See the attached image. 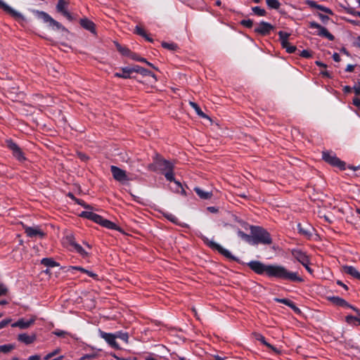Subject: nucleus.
Returning a JSON list of instances; mask_svg holds the SVG:
<instances>
[{
	"label": "nucleus",
	"mask_w": 360,
	"mask_h": 360,
	"mask_svg": "<svg viewBox=\"0 0 360 360\" xmlns=\"http://www.w3.org/2000/svg\"><path fill=\"white\" fill-rule=\"evenodd\" d=\"M132 60L142 63L146 62V59L139 56L137 53H133L131 58Z\"/></svg>",
	"instance_id": "obj_51"
},
{
	"label": "nucleus",
	"mask_w": 360,
	"mask_h": 360,
	"mask_svg": "<svg viewBox=\"0 0 360 360\" xmlns=\"http://www.w3.org/2000/svg\"><path fill=\"white\" fill-rule=\"evenodd\" d=\"M255 337L257 340L259 341L261 343H262L264 345H265L267 348L271 349L276 354L280 353V351L276 347H275L274 346H273L272 345H271L266 342V338L262 334L255 333Z\"/></svg>",
	"instance_id": "obj_26"
},
{
	"label": "nucleus",
	"mask_w": 360,
	"mask_h": 360,
	"mask_svg": "<svg viewBox=\"0 0 360 360\" xmlns=\"http://www.w3.org/2000/svg\"><path fill=\"white\" fill-rule=\"evenodd\" d=\"M78 156L79 159L82 160V161H86L89 159L88 156L82 153H79L78 154Z\"/></svg>",
	"instance_id": "obj_64"
},
{
	"label": "nucleus",
	"mask_w": 360,
	"mask_h": 360,
	"mask_svg": "<svg viewBox=\"0 0 360 360\" xmlns=\"http://www.w3.org/2000/svg\"><path fill=\"white\" fill-rule=\"evenodd\" d=\"M15 348V345L12 344L0 345V353L7 354L11 352Z\"/></svg>",
	"instance_id": "obj_42"
},
{
	"label": "nucleus",
	"mask_w": 360,
	"mask_h": 360,
	"mask_svg": "<svg viewBox=\"0 0 360 360\" xmlns=\"http://www.w3.org/2000/svg\"><path fill=\"white\" fill-rule=\"evenodd\" d=\"M60 349H56L53 352L46 354V360H63L64 356L63 355L58 356L56 358L52 359L54 356L58 354Z\"/></svg>",
	"instance_id": "obj_40"
},
{
	"label": "nucleus",
	"mask_w": 360,
	"mask_h": 360,
	"mask_svg": "<svg viewBox=\"0 0 360 360\" xmlns=\"http://www.w3.org/2000/svg\"><path fill=\"white\" fill-rule=\"evenodd\" d=\"M49 112L53 117H57L60 115L61 110L58 108H55L53 106H50L49 108L46 107V112ZM48 115L46 114V116Z\"/></svg>",
	"instance_id": "obj_41"
},
{
	"label": "nucleus",
	"mask_w": 360,
	"mask_h": 360,
	"mask_svg": "<svg viewBox=\"0 0 360 360\" xmlns=\"http://www.w3.org/2000/svg\"><path fill=\"white\" fill-rule=\"evenodd\" d=\"M162 46L166 49L170 51H176L178 49V46L175 43H167L165 41L162 42Z\"/></svg>",
	"instance_id": "obj_46"
},
{
	"label": "nucleus",
	"mask_w": 360,
	"mask_h": 360,
	"mask_svg": "<svg viewBox=\"0 0 360 360\" xmlns=\"http://www.w3.org/2000/svg\"><path fill=\"white\" fill-rule=\"evenodd\" d=\"M115 46L117 50L124 56H127L129 58H131L132 52L131 50H129L127 46H122L119 43H115Z\"/></svg>",
	"instance_id": "obj_32"
},
{
	"label": "nucleus",
	"mask_w": 360,
	"mask_h": 360,
	"mask_svg": "<svg viewBox=\"0 0 360 360\" xmlns=\"http://www.w3.org/2000/svg\"><path fill=\"white\" fill-rule=\"evenodd\" d=\"M100 225H101L102 226L107 228L108 229L116 230L120 232H122V229L120 227L117 226L114 222H112L108 219H104L103 217L101 220Z\"/></svg>",
	"instance_id": "obj_27"
},
{
	"label": "nucleus",
	"mask_w": 360,
	"mask_h": 360,
	"mask_svg": "<svg viewBox=\"0 0 360 360\" xmlns=\"http://www.w3.org/2000/svg\"><path fill=\"white\" fill-rule=\"evenodd\" d=\"M171 182H174V186L172 187V189L173 190V191L178 193H181L182 195H186V191H185L184 188H183V186L180 181L176 180V179L174 178V180H172Z\"/></svg>",
	"instance_id": "obj_34"
},
{
	"label": "nucleus",
	"mask_w": 360,
	"mask_h": 360,
	"mask_svg": "<svg viewBox=\"0 0 360 360\" xmlns=\"http://www.w3.org/2000/svg\"><path fill=\"white\" fill-rule=\"evenodd\" d=\"M32 12L36 15L37 18L45 20V13L44 12L39 11H36V10H33Z\"/></svg>",
	"instance_id": "obj_54"
},
{
	"label": "nucleus",
	"mask_w": 360,
	"mask_h": 360,
	"mask_svg": "<svg viewBox=\"0 0 360 360\" xmlns=\"http://www.w3.org/2000/svg\"><path fill=\"white\" fill-rule=\"evenodd\" d=\"M98 335L112 348H114L116 349H120L119 345L116 342V336H115V333H106L101 329H98Z\"/></svg>",
	"instance_id": "obj_11"
},
{
	"label": "nucleus",
	"mask_w": 360,
	"mask_h": 360,
	"mask_svg": "<svg viewBox=\"0 0 360 360\" xmlns=\"http://www.w3.org/2000/svg\"><path fill=\"white\" fill-rule=\"evenodd\" d=\"M110 172L115 180L120 183H125L128 181L129 176L127 174L126 171L120 169V167L112 165L110 167Z\"/></svg>",
	"instance_id": "obj_10"
},
{
	"label": "nucleus",
	"mask_w": 360,
	"mask_h": 360,
	"mask_svg": "<svg viewBox=\"0 0 360 360\" xmlns=\"http://www.w3.org/2000/svg\"><path fill=\"white\" fill-rule=\"evenodd\" d=\"M66 3L64 0H58V2L56 6V9L58 13L64 14V12H67L68 11L65 9Z\"/></svg>",
	"instance_id": "obj_43"
},
{
	"label": "nucleus",
	"mask_w": 360,
	"mask_h": 360,
	"mask_svg": "<svg viewBox=\"0 0 360 360\" xmlns=\"http://www.w3.org/2000/svg\"><path fill=\"white\" fill-rule=\"evenodd\" d=\"M8 148L12 150L13 155L20 161L25 160L23 154L20 148L13 142H8Z\"/></svg>",
	"instance_id": "obj_21"
},
{
	"label": "nucleus",
	"mask_w": 360,
	"mask_h": 360,
	"mask_svg": "<svg viewBox=\"0 0 360 360\" xmlns=\"http://www.w3.org/2000/svg\"><path fill=\"white\" fill-rule=\"evenodd\" d=\"M115 336H116V339L119 338L123 340L125 342H128L129 340V334L127 333H124L122 331H117L115 333Z\"/></svg>",
	"instance_id": "obj_45"
},
{
	"label": "nucleus",
	"mask_w": 360,
	"mask_h": 360,
	"mask_svg": "<svg viewBox=\"0 0 360 360\" xmlns=\"http://www.w3.org/2000/svg\"><path fill=\"white\" fill-rule=\"evenodd\" d=\"M352 103L356 107L359 108L360 107V98L358 97H354L352 101Z\"/></svg>",
	"instance_id": "obj_60"
},
{
	"label": "nucleus",
	"mask_w": 360,
	"mask_h": 360,
	"mask_svg": "<svg viewBox=\"0 0 360 360\" xmlns=\"http://www.w3.org/2000/svg\"><path fill=\"white\" fill-rule=\"evenodd\" d=\"M148 169L151 172H158L163 174L166 179L169 181L174 180V164L165 159L159 153H155L153 157V162L147 167Z\"/></svg>",
	"instance_id": "obj_2"
},
{
	"label": "nucleus",
	"mask_w": 360,
	"mask_h": 360,
	"mask_svg": "<svg viewBox=\"0 0 360 360\" xmlns=\"http://www.w3.org/2000/svg\"><path fill=\"white\" fill-rule=\"evenodd\" d=\"M134 33L144 37L146 39V40H147L149 42L153 41V39L151 37H150L148 35V34L146 32V31L139 25H136L135 27Z\"/></svg>",
	"instance_id": "obj_33"
},
{
	"label": "nucleus",
	"mask_w": 360,
	"mask_h": 360,
	"mask_svg": "<svg viewBox=\"0 0 360 360\" xmlns=\"http://www.w3.org/2000/svg\"><path fill=\"white\" fill-rule=\"evenodd\" d=\"M283 48L285 49L286 52H288V53H294L297 50L296 46L290 45L289 42H288L287 46Z\"/></svg>",
	"instance_id": "obj_49"
},
{
	"label": "nucleus",
	"mask_w": 360,
	"mask_h": 360,
	"mask_svg": "<svg viewBox=\"0 0 360 360\" xmlns=\"http://www.w3.org/2000/svg\"><path fill=\"white\" fill-rule=\"evenodd\" d=\"M11 321V319H4L0 321V329L6 327L10 322Z\"/></svg>",
	"instance_id": "obj_57"
},
{
	"label": "nucleus",
	"mask_w": 360,
	"mask_h": 360,
	"mask_svg": "<svg viewBox=\"0 0 360 360\" xmlns=\"http://www.w3.org/2000/svg\"><path fill=\"white\" fill-rule=\"evenodd\" d=\"M252 239L250 245H271L273 243V239L270 233L264 227L260 226H250Z\"/></svg>",
	"instance_id": "obj_3"
},
{
	"label": "nucleus",
	"mask_w": 360,
	"mask_h": 360,
	"mask_svg": "<svg viewBox=\"0 0 360 360\" xmlns=\"http://www.w3.org/2000/svg\"><path fill=\"white\" fill-rule=\"evenodd\" d=\"M35 340V334L28 335L27 333H21L18 335V340L25 345H30L33 343Z\"/></svg>",
	"instance_id": "obj_22"
},
{
	"label": "nucleus",
	"mask_w": 360,
	"mask_h": 360,
	"mask_svg": "<svg viewBox=\"0 0 360 360\" xmlns=\"http://www.w3.org/2000/svg\"><path fill=\"white\" fill-rule=\"evenodd\" d=\"M64 243L70 251H75L83 257L88 256V252L77 243L72 234L67 235L65 238Z\"/></svg>",
	"instance_id": "obj_5"
},
{
	"label": "nucleus",
	"mask_w": 360,
	"mask_h": 360,
	"mask_svg": "<svg viewBox=\"0 0 360 360\" xmlns=\"http://www.w3.org/2000/svg\"><path fill=\"white\" fill-rule=\"evenodd\" d=\"M55 267L58 268V270L61 269L58 262L51 257H46V274H51L50 269Z\"/></svg>",
	"instance_id": "obj_31"
},
{
	"label": "nucleus",
	"mask_w": 360,
	"mask_h": 360,
	"mask_svg": "<svg viewBox=\"0 0 360 360\" xmlns=\"http://www.w3.org/2000/svg\"><path fill=\"white\" fill-rule=\"evenodd\" d=\"M266 4L270 9L278 10L281 6V3L278 0H266Z\"/></svg>",
	"instance_id": "obj_39"
},
{
	"label": "nucleus",
	"mask_w": 360,
	"mask_h": 360,
	"mask_svg": "<svg viewBox=\"0 0 360 360\" xmlns=\"http://www.w3.org/2000/svg\"><path fill=\"white\" fill-rule=\"evenodd\" d=\"M189 104L195 110L196 114L199 117L202 118H209L208 116L202 112L200 106L196 103L190 101Z\"/></svg>",
	"instance_id": "obj_36"
},
{
	"label": "nucleus",
	"mask_w": 360,
	"mask_h": 360,
	"mask_svg": "<svg viewBox=\"0 0 360 360\" xmlns=\"http://www.w3.org/2000/svg\"><path fill=\"white\" fill-rule=\"evenodd\" d=\"M252 11L257 16H265L266 15V11L259 6L252 7Z\"/></svg>",
	"instance_id": "obj_44"
},
{
	"label": "nucleus",
	"mask_w": 360,
	"mask_h": 360,
	"mask_svg": "<svg viewBox=\"0 0 360 360\" xmlns=\"http://www.w3.org/2000/svg\"><path fill=\"white\" fill-rule=\"evenodd\" d=\"M354 91L357 96H360V82H358V86L353 87Z\"/></svg>",
	"instance_id": "obj_59"
},
{
	"label": "nucleus",
	"mask_w": 360,
	"mask_h": 360,
	"mask_svg": "<svg viewBox=\"0 0 360 360\" xmlns=\"http://www.w3.org/2000/svg\"><path fill=\"white\" fill-rule=\"evenodd\" d=\"M131 72H136L139 73L143 76H150L155 79V75L154 73H153L151 71L141 67L139 65H134V67L131 68Z\"/></svg>",
	"instance_id": "obj_24"
},
{
	"label": "nucleus",
	"mask_w": 360,
	"mask_h": 360,
	"mask_svg": "<svg viewBox=\"0 0 360 360\" xmlns=\"http://www.w3.org/2000/svg\"><path fill=\"white\" fill-rule=\"evenodd\" d=\"M163 216L165 218H166L167 220L172 222L173 224L183 226L180 224L179 219L173 214L169 213V212H165L163 214Z\"/></svg>",
	"instance_id": "obj_37"
},
{
	"label": "nucleus",
	"mask_w": 360,
	"mask_h": 360,
	"mask_svg": "<svg viewBox=\"0 0 360 360\" xmlns=\"http://www.w3.org/2000/svg\"><path fill=\"white\" fill-rule=\"evenodd\" d=\"M246 264L258 275H265L271 278L290 283L304 282V278L297 271H290L281 264H266L257 260H252Z\"/></svg>",
	"instance_id": "obj_1"
},
{
	"label": "nucleus",
	"mask_w": 360,
	"mask_h": 360,
	"mask_svg": "<svg viewBox=\"0 0 360 360\" xmlns=\"http://www.w3.org/2000/svg\"><path fill=\"white\" fill-rule=\"evenodd\" d=\"M79 216L82 218H86L89 220L93 221L94 222L100 224L103 217L99 214H97L91 211H83L81 212Z\"/></svg>",
	"instance_id": "obj_17"
},
{
	"label": "nucleus",
	"mask_w": 360,
	"mask_h": 360,
	"mask_svg": "<svg viewBox=\"0 0 360 360\" xmlns=\"http://www.w3.org/2000/svg\"><path fill=\"white\" fill-rule=\"evenodd\" d=\"M34 322V319H30L29 320H25L24 319H19L18 321L15 322L11 325L12 327H18L21 329H25L29 328L33 323Z\"/></svg>",
	"instance_id": "obj_23"
},
{
	"label": "nucleus",
	"mask_w": 360,
	"mask_h": 360,
	"mask_svg": "<svg viewBox=\"0 0 360 360\" xmlns=\"http://www.w3.org/2000/svg\"><path fill=\"white\" fill-rule=\"evenodd\" d=\"M297 229L298 233L307 240L311 239L315 231L314 228L308 224H302L301 223H298L297 224Z\"/></svg>",
	"instance_id": "obj_9"
},
{
	"label": "nucleus",
	"mask_w": 360,
	"mask_h": 360,
	"mask_svg": "<svg viewBox=\"0 0 360 360\" xmlns=\"http://www.w3.org/2000/svg\"><path fill=\"white\" fill-rule=\"evenodd\" d=\"M357 313V316L348 315L345 317L346 322L351 326H360V310Z\"/></svg>",
	"instance_id": "obj_28"
},
{
	"label": "nucleus",
	"mask_w": 360,
	"mask_h": 360,
	"mask_svg": "<svg viewBox=\"0 0 360 360\" xmlns=\"http://www.w3.org/2000/svg\"><path fill=\"white\" fill-rule=\"evenodd\" d=\"M96 356V354H84L80 358V360H86V359H94Z\"/></svg>",
	"instance_id": "obj_56"
},
{
	"label": "nucleus",
	"mask_w": 360,
	"mask_h": 360,
	"mask_svg": "<svg viewBox=\"0 0 360 360\" xmlns=\"http://www.w3.org/2000/svg\"><path fill=\"white\" fill-rule=\"evenodd\" d=\"M194 191L202 200H208L212 197V192L205 191L200 187H195Z\"/></svg>",
	"instance_id": "obj_29"
},
{
	"label": "nucleus",
	"mask_w": 360,
	"mask_h": 360,
	"mask_svg": "<svg viewBox=\"0 0 360 360\" xmlns=\"http://www.w3.org/2000/svg\"><path fill=\"white\" fill-rule=\"evenodd\" d=\"M46 23L53 31L58 32L61 37H66L69 31L59 22L54 20L51 15L46 13Z\"/></svg>",
	"instance_id": "obj_7"
},
{
	"label": "nucleus",
	"mask_w": 360,
	"mask_h": 360,
	"mask_svg": "<svg viewBox=\"0 0 360 360\" xmlns=\"http://www.w3.org/2000/svg\"><path fill=\"white\" fill-rule=\"evenodd\" d=\"M316 15L320 18L321 22L324 24H327L330 20V18L328 15H323L321 13H317Z\"/></svg>",
	"instance_id": "obj_50"
},
{
	"label": "nucleus",
	"mask_w": 360,
	"mask_h": 360,
	"mask_svg": "<svg viewBox=\"0 0 360 360\" xmlns=\"http://www.w3.org/2000/svg\"><path fill=\"white\" fill-rule=\"evenodd\" d=\"M65 16L69 21H75L76 20V18L74 17L71 13H70L68 11L64 12V14L63 15Z\"/></svg>",
	"instance_id": "obj_55"
},
{
	"label": "nucleus",
	"mask_w": 360,
	"mask_h": 360,
	"mask_svg": "<svg viewBox=\"0 0 360 360\" xmlns=\"http://www.w3.org/2000/svg\"><path fill=\"white\" fill-rule=\"evenodd\" d=\"M25 231L26 234L31 238L39 237L42 238L44 237V233L37 226H25Z\"/></svg>",
	"instance_id": "obj_19"
},
{
	"label": "nucleus",
	"mask_w": 360,
	"mask_h": 360,
	"mask_svg": "<svg viewBox=\"0 0 360 360\" xmlns=\"http://www.w3.org/2000/svg\"><path fill=\"white\" fill-rule=\"evenodd\" d=\"M201 238L203 240L204 243L206 244L211 249L217 250L221 255L232 261L236 262L239 264H243V262H241L239 258L233 256L228 250L224 248L219 244L209 240L206 236H202Z\"/></svg>",
	"instance_id": "obj_4"
},
{
	"label": "nucleus",
	"mask_w": 360,
	"mask_h": 360,
	"mask_svg": "<svg viewBox=\"0 0 360 360\" xmlns=\"http://www.w3.org/2000/svg\"><path fill=\"white\" fill-rule=\"evenodd\" d=\"M328 300L336 306L342 307L343 308H350L352 310H354V311L359 312L358 308L355 307L354 306L351 305L345 300H344L340 297H338V296L328 297Z\"/></svg>",
	"instance_id": "obj_13"
},
{
	"label": "nucleus",
	"mask_w": 360,
	"mask_h": 360,
	"mask_svg": "<svg viewBox=\"0 0 360 360\" xmlns=\"http://www.w3.org/2000/svg\"><path fill=\"white\" fill-rule=\"evenodd\" d=\"M322 158L327 163L339 168L340 170L346 169L345 162L342 161L332 152L323 151L322 153Z\"/></svg>",
	"instance_id": "obj_6"
},
{
	"label": "nucleus",
	"mask_w": 360,
	"mask_h": 360,
	"mask_svg": "<svg viewBox=\"0 0 360 360\" xmlns=\"http://www.w3.org/2000/svg\"><path fill=\"white\" fill-rule=\"evenodd\" d=\"M300 56L304 58H309L311 57V53L308 50H302L300 51Z\"/></svg>",
	"instance_id": "obj_53"
},
{
	"label": "nucleus",
	"mask_w": 360,
	"mask_h": 360,
	"mask_svg": "<svg viewBox=\"0 0 360 360\" xmlns=\"http://www.w3.org/2000/svg\"><path fill=\"white\" fill-rule=\"evenodd\" d=\"M122 73L120 72H115L114 74V76L115 77L118 78H123V79H129L131 78L130 75L132 73L131 70V68L129 67H124L121 68Z\"/></svg>",
	"instance_id": "obj_30"
},
{
	"label": "nucleus",
	"mask_w": 360,
	"mask_h": 360,
	"mask_svg": "<svg viewBox=\"0 0 360 360\" xmlns=\"http://www.w3.org/2000/svg\"><path fill=\"white\" fill-rule=\"evenodd\" d=\"M309 27L311 29H317L318 30L317 35H319L320 37H325L327 39H328L329 41L335 40V37L330 32H329L328 30L326 27L321 26V25H319L318 22H316L315 21L310 22L309 23Z\"/></svg>",
	"instance_id": "obj_8"
},
{
	"label": "nucleus",
	"mask_w": 360,
	"mask_h": 360,
	"mask_svg": "<svg viewBox=\"0 0 360 360\" xmlns=\"http://www.w3.org/2000/svg\"><path fill=\"white\" fill-rule=\"evenodd\" d=\"M278 35L279 37V40L281 41L282 47H285V46H287L290 34L283 31H279L278 32Z\"/></svg>",
	"instance_id": "obj_35"
},
{
	"label": "nucleus",
	"mask_w": 360,
	"mask_h": 360,
	"mask_svg": "<svg viewBox=\"0 0 360 360\" xmlns=\"http://www.w3.org/2000/svg\"><path fill=\"white\" fill-rule=\"evenodd\" d=\"M274 30V27L269 22L261 21L259 26L255 28V32L262 36L269 35L271 31Z\"/></svg>",
	"instance_id": "obj_12"
},
{
	"label": "nucleus",
	"mask_w": 360,
	"mask_h": 360,
	"mask_svg": "<svg viewBox=\"0 0 360 360\" xmlns=\"http://www.w3.org/2000/svg\"><path fill=\"white\" fill-rule=\"evenodd\" d=\"M343 271L360 281V272L353 266L345 265L342 267Z\"/></svg>",
	"instance_id": "obj_25"
},
{
	"label": "nucleus",
	"mask_w": 360,
	"mask_h": 360,
	"mask_svg": "<svg viewBox=\"0 0 360 360\" xmlns=\"http://www.w3.org/2000/svg\"><path fill=\"white\" fill-rule=\"evenodd\" d=\"M7 290L6 287L4 285L0 284V296L6 294Z\"/></svg>",
	"instance_id": "obj_58"
},
{
	"label": "nucleus",
	"mask_w": 360,
	"mask_h": 360,
	"mask_svg": "<svg viewBox=\"0 0 360 360\" xmlns=\"http://www.w3.org/2000/svg\"><path fill=\"white\" fill-rule=\"evenodd\" d=\"M80 25L85 30L89 31L91 33H96V25L93 21L89 20L86 18H82L79 20Z\"/></svg>",
	"instance_id": "obj_20"
},
{
	"label": "nucleus",
	"mask_w": 360,
	"mask_h": 360,
	"mask_svg": "<svg viewBox=\"0 0 360 360\" xmlns=\"http://www.w3.org/2000/svg\"><path fill=\"white\" fill-rule=\"evenodd\" d=\"M238 236L245 240L246 243H248L249 245L251 243V239H252V233H250V234H247L245 232H243L241 230H238L237 232Z\"/></svg>",
	"instance_id": "obj_38"
},
{
	"label": "nucleus",
	"mask_w": 360,
	"mask_h": 360,
	"mask_svg": "<svg viewBox=\"0 0 360 360\" xmlns=\"http://www.w3.org/2000/svg\"><path fill=\"white\" fill-rule=\"evenodd\" d=\"M292 256L301 264L304 263H310L309 258L306 252L302 251L300 249H293L291 251Z\"/></svg>",
	"instance_id": "obj_14"
},
{
	"label": "nucleus",
	"mask_w": 360,
	"mask_h": 360,
	"mask_svg": "<svg viewBox=\"0 0 360 360\" xmlns=\"http://www.w3.org/2000/svg\"><path fill=\"white\" fill-rule=\"evenodd\" d=\"M274 300L277 303H281L283 304L288 307H290L295 314H300L301 313V310L300 308H298L296 304L291 301L290 300H288L287 298H274Z\"/></svg>",
	"instance_id": "obj_15"
},
{
	"label": "nucleus",
	"mask_w": 360,
	"mask_h": 360,
	"mask_svg": "<svg viewBox=\"0 0 360 360\" xmlns=\"http://www.w3.org/2000/svg\"><path fill=\"white\" fill-rule=\"evenodd\" d=\"M69 271L72 272V274L75 273V271H79L81 272H83L85 274V271H86V269L81 267V266H70L69 267V269H68Z\"/></svg>",
	"instance_id": "obj_52"
},
{
	"label": "nucleus",
	"mask_w": 360,
	"mask_h": 360,
	"mask_svg": "<svg viewBox=\"0 0 360 360\" xmlns=\"http://www.w3.org/2000/svg\"><path fill=\"white\" fill-rule=\"evenodd\" d=\"M305 4L309 6L310 8H316L319 11H323L326 13H328L329 15H333V12L330 8L326 7L323 5L319 4H317V2L314 1L306 0Z\"/></svg>",
	"instance_id": "obj_18"
},
{
	"label": "nucleus",
	"mask_w": 360,
	"mask_h": 360,
	"mask_svg": "<svg viewBox=\"0 0 360 360\" xmlns=\"http://www.w3.org/2000/svg\"><path fill=\"white\" fill-rule=\"evenodd\" d=\"M352 89H353V88H352L349 86H345L342 89V91L345 94H350L352 92Z\"/></svg>",
	"instance_id": "obj_61"
},
{
	"label": "nucleus",
	"mask_w": 360,
	"mask_h": 360,
	"mask_svg": "<svg viewBox=\"0 0 360 360\" xmlns=\"http://www.w3.org/2000/svg\"><path fill=\"white\" fill-rule=\"evenodd\" d=\"M240 24L247 28H252V26H253V21L252 20H250V19H248V20H242L240 22Z\"/></svg>",
	"instance_id": "obj_47"
},
{
	"label": "nucleus",
	"mask_w": 360,
	"mask_h": 360,
	"mask_svg": "<svg viewBox=\"0 0 360 360\" xmlns=\"http://www.w3.org/2000/svg\"><path fill=\"white\" fill-rule=\"evenodd\" d=\"M207 210L211 213H217L219 211V209L214 206L207 207Z\"/></svg>",
	"instance_id": "obj_62"
},
{
	"label": "nucleus",
	"mask_w": 360,
	"mask_h": 360,
	"mask_svg": "<svg viewBox=\"0 0 360 360\" xmlns=\"http://www.w3.org/2000/svg\"><path fill=\"white\" fill-rule=\"evenodd\" d=\"M0 8L17 20L22 19L23 17L19 12L15 11L2 0H0Z\"/></svg>",
	"instance_id": "obj_16"
},
{
	"label": "nucleus",
	"mask_w": 360,
	"mask_h": 360,
	"mask_svg": "<svg viewBox=\"0 0 360 360\" xmlns=\"http://www.w3.org/2000/svg\"><path fill=\"white\" fill-rule=\"evenodd\" d=\"M85 274H87L89 277L93 278H96L98 277V275L92 271H90L89 270L85 271Z\"/></svg>",
	"instance_id": "obj_63"
},
{
	"label": "nucleus",
	"mask_w": 360,
	"mask_h": 360,
	"mask_svg": "<svg viewBox=\"0 0 360 360\" xmlns=\"http://www.w3.org/2000/svg\"><path fill=\"white\" fill-rule=\"evenodd\" d=\"M53 334H54L56 336L60 337V338H65L66 335H68V333L65 330L57 329V330H55L54 331H53Z\"/></svg>",
	"instance_id": "obj_48"
}]
</instances>
